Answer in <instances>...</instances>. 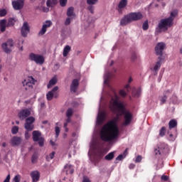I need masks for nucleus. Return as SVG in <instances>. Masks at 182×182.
I'll return each mask as SVG.
<instances>
[{"label":"nucleus","mask_w":182,"mask_h":182,"mask_svg":"<svg viewBox=\"0 0 182 182\" xmlns=\"http://www.w3.org/2000/svg\"><path fill=\"white\" fill-rule=\"evenodd\" d=\"M110 73L105 71L104 74L103 90L104 92L107 90V97L102 96L100 102L102 103V100H109V109L117 116L102 127L100 131V137L101 139L96 137V135H93L90 144L88 156L94 164H97L105 157V154H106L105 149H103L102 141H115V140L119 139L120 129L117 123L120 120V116L124 115V122L123 123V126H129V124L132 123V119H133L132 112L124 108L123 102H119L120 97L117 96L116 90L113 88L109 82L110 80Z\"/></svg>","instance_id":"1"},{"label":"nucleus","mask_w":182,"mask_h":182,"mask_svg":"<svg viewBox=\"0 0 182 182\" xmlns=\"http://www.w3.org/2000/svg\"><path fill=\"white\" fill-rule=\"evenodd\" d=\"M168 151V146L164 142H159L154 149V153L156 157L154 161V163L156 167V170L163 168V156H166Z\"/></svg>","instance_id":"2"},{"label":"nucleus","mask_w":182,"mask_h":182,"mask_svg":"<svg viewBox=\"0 0 182 182\" xmlns=\"http://www.w3.org/2000/svg\"><path fill=\"white\" fill-rule=\"evenodd\" d=\"M176 16L177 13L172 11L169 17L161 19L156 28V33H161L163 31H168V28H171L174 23V18H176Z\"/></svg>","instance_id":"3"},{"label":"nucleus","mask_w":182,"mask_h":182,"mask_svg":"<svg viewBox=\"0 0 182 182\" xmlns=\"http://www.w3.org/2000/svg\"><path fill=\"white\" fill-rule=\"evenodd\" d=\"M143 18V14L140 12L129 13L124 16L120 21L121 26H126L127 23L133 22V21H139Z\"/></svg>","instance_id":"4"},{"label":"nucleus","mask_w":182,"mask_h":182,"mask_svg":"<svg viewBox=\"0 0 182 182\" xmlns=\"http://www.w3.org/2000/svg\"><path fill=\"white\" fill-rule=\"evenodd\" d=\"M36 82V80H35L33 77H28L22 82L23 89L30 92V90H32V89H33V85H35Z\"/></svg>","instance_id":"5"},{"label":"nucleus","mask_w":182,"mask_h":182,"mask_svg":"<svg viewBox=\"0 0 182 182\" xmlns=\"http://www.w3.org/2000/svg\"><path fill=\"white\" fill-rule=\"evenodd\" d=\"M28 58L31 62L36 63V65H43L45 63V58L41 54L31 53L29 54Z\"/></svg>","instance_id":"6"},{"label":"nucleus","mask_w":182,"mask_h":182,"mask_svg":"<svg viewBox=\"0 0 182 182\" xmlns=\"http://www.w3.org/2000/svg\"><path fill=\"white\" fill-rule=\"evenodd\" d=\"M32 134L33 141H37L40 147H43L45 138L42 136V133L40 131H33Z\"/></svg>","instance_id":"7"},{"label":"nucleus","mask_w":182,"mask_h":182,"mask_svg":"<svg viewBox=\"0 0 182 182\" xmlns=\"http://www.w3.org/2000/svg\"><path fill=\"white\" fill-rule=\"evenodd\" d=\"M33 123H35V117H28L26 119V123L24 124V129L27 130V132H32L34 128Z\"/></svg>","instance_id":"8"},{"label":"nucleus","mask_w":182,"mask_h":182,"mask_svg":"<svg viewBox=\"0 0 182 182\" xmlns=\"http://www.w3.org/2000/svg\"><path fill=\"white\" fill-rule=\"evenodd\" d=\"M164 49H166V43H158L155 47L156 55L159 56V58H164V55H163Z\"/></svg>","instance_id":"9"},{"label":"nucleus","mask_w":182,"mask_h":182,"mask_svg":"<svg viewBox=\"0 0 182 182\" xmlns=\"http://www.w3.org/2000/svg\"><path fill=\"white\" fill-rule=\"evenodd\" d=\"M12 46H14V41L12 39H9L1 45V48L6 53H11V50L10 48H12Z\"/></svg>","instance_id":"10"},{"label":"nucleus","mask_w":182,"mask_h":182,"mask_svg":"<svg viewBox=\"0 0 182 182\" xmlns=\"http://www.w3.org/2000/svg\"><path fill=\"white\" fill-rule=\"evenodd\" d=\"M106 119V112L105 111H101L100 110L98 112V114L97 117V122H96V126H102L105 120Z\"/></svg>","instance_id":"11"},{"label":"nucleus","mask_w":182,"mask_h":182,"mask_svg":"<svg viewBox=\"0 0 182 182\" xmlns=\"http://www.w3.org/2000/svg\"><path fill=\"white\" fill-rule=\"evenodd\" d=\"M25 0H14L12 1V6L15 11H19L23 8Z\"/></svg>","instance_id":"12"},{"label":"nucleus","mask_w":182,"mask_h":182,"mask_svg":"<svg viewBox=\"0 0 182 182\" xmlns=\"http://www.w3.org/2000/svg\"><path fill=\"white\" fill-rule=\"evenodd\" d=\"M164 59H166V57H158L159 60L156 63V64L154 65V68L151 69L154 75H157V72H159L160 68H161V63Z\"/></svg>","instance_id":"13"},{"label":"nucleus","mask_w":182,"mask_h":182,"mask_svg":"<svg viewBox=\"0 0 182 182\" xmlns=\"http://www.w3.org/2000/svg\"><path fill=\"white\" fill-rule=\"evenodd\" d=\"M52 22L50 21H46V22L43 23L41 31L38 32L39 36H43V35L46 33V31H48V28H50Z\"/></svg>","instance_id":"14"},{"label":"nucleus","mask_w":182,"mask_h":182,"mask_svg":"<svg viewBox=\"0 0 182 182\" xmlns=\"http://www.w3.org/2000/svg\"><path fill=\"white\" fill-rule=\"evenodd\" d=\"M20 120H25L28 116H31V111L28 109H24L20 111L18 114Z\"/></svg>","instance_id":"15"},{"label":"nucleus","mask_w":182,"mask_h":182,"mask_svg":"<svg viewBox=\"0 0 182 182\" xmlns=\"http://www.w3.org/2000/svg\"><path fill=\"white\" fill-rule=\"evenodd\" d=\"M29 31V24H28V22H24L21 30V36H23V38H26L28 36Z\"/></svg>","instance_id":"16"},{"label":"nucleus","mask_w":182,"mask_h":182,"mask_svg":"<svg viewBox=\"0 0 182 182\" xmlns=\"http://www.w3.org/2000/svg\"><path fill=\"white\" fill-rule=\"evenodd\" d=\"M77 87H79V80L74 79L70 85L71 93H76V92L77 91Z\"/></svg>","instance_id":"17"},{"label":"nucleus","mask_w":182,"mask_h":182,"mask_svg":"<svg viewBox=\"0 0 182 182\" xmlns=\"http://www.w3.org/2000/svg\"><path fill=\"white\" fill-rule=\"evenodd\" d=\"M58 89H59V87L58 86H55L51 90V91H49L46 94L47 100H52L53 99V95H56V92H58Z\"/></svg>","instance_id":"18"},{"label":"nucleus","mask_w":182,"mask_h":182,"mask_svg":"<svg viewBox=\"0 0 182 182\" xmlns=\"http://www.w3.org/2000/svg\"><path fill=\"white\" fill-rule=\"evenodd\" d=\"M11 145L19 146L22 143V138L21 136H13L11 139Z\"/></svg>","instance_id":"19"},{"label":"nucleus","mask_w":182,"mask_h":182,"mask_svg":"<svg viewBox=\"0 0 182 182\" xmlns=\"http://www.w3.org/2000/svg\"><path fill=\"white\" fill-rule=\"evenodd\" d=\"M127 4H128L127 0L119 1L118 4V9H117L119 14H122V9H124V8H126V6H127Z\"/></svg>","instance_id":"20"},{"label":"nucleus","mask_w":182,"mask_h":182,"mask_svg":"<svg viewBox=\"0 0 182 182\" xmlns=\"http://www.w3.org/2000/svg\"><path fill=\"white\" fill-rule=\"evenodd\" d=\"M31 177L32 178L33 182L39 181V178L41 177V174L38 171H33L31 173Z\"/></svg>","instance_id":"21"},{"label":"nucleus","mask_w":182,"mask_h":182,"mask_svg":"<svg viewBox=\"0 0 182 182\" xmlns=\"http://www.w3.org/2000/svg\"><path fill=\"white\" fill-rule=\"evenodd\" d=\"M141 95V87H139V88L133 87L132 88V96H134V97H140Z\"/></svg>","instance_id":"22"},{"label":"nucleus","mask_w":182,"mask_h":182,"mask_svg":"<svg viewBox=\"0 0 182 182\" xmlns=\"http://www.w3.org/2000/svg\"><path fill=\"white\" fill-rule=\"evenodd\" d=\"M63 171L66 174H73V168L72 167V165L70 164H67L64 166V170Z\"/></svg>","instance_id":"23"},{"label":"nucleus","mask_w":182,"mask_h":182,"mask_svg":"<svg viewBox=\"0 0 182 182\" xmlns=\"http://www.w3.org/2000/svg\"><path fill=\"white\" fill-rule=\"evenodd\" d=\"M58 5V0H47L46 6L48 8H53V6H56Z\"/></svg>","instance_id":"24"},{"label":"nucleus","mask_w":182,"mask_h":182,"mask_svg":"<svg viewBox=\"0 0 182 182\" xmlns=\"http://www.w3.org/2000/svg\"><path fill=\"white\" fill-rule=\"evenodd\" d=\"M75 9L73 7H69L67 10V16L70 18H75Z\"/></svg>","instance_id":"25"},{"label":"nucleus","mask_w":182,"mask_h":182,"mask_svg":"<svg viewBox=\"0 0 182 182\" xmlns=\"http://www.w3.org/2000/svg\"><path fill=\"white\" fill-rule=\"evenodd\" d=\"M0 29L1 32H5L6 30V20L2 19L0 21Z\"/></svg>","instance_id":"26"},{"label":"nucleus","mask_w":182,"mask_h":182,"mask_svg":"<svg viewBox=\"0 0 182 182\" xmlns=\"http://www.w3.org/2000/svg\"><path fill=\"white\" fill-rule=\"evenodd\" d=\"M55 83H58V79L56 77H53L51 80H50L49 83L47 85L48 89H50L52 86H55Z\"/></svg>","instance_id":"27"},{"label":"nucleus","mask_w":182,"mask_h":182,"mask_svg":"<svg viewBox=\"0 0 182 182\" xmlns=\"http://www.w3.org/2000/svg\"><path fill=\"white\" fill-rule=\"evenodd\" d=\"M71 48L70 46H65V48H63V56L64 58H66L68 55H69V52H70Z\"/></svg>","instance_id":"28"},{"label":"nucleus","mask_w":182,"mask_h":182,"mask_svg":"<svg viewBox=\"0 0 182 182\" xmlns=\"http://www.w3.org/2000/svg\"><path fill=\"white\" fill-rule=\"evenodd\" d=\"M115 153V151H112L109 153L107 156H105V159L107 160L108 161H110V160H113V159H114Z\"/></svg>","instance_id":"29"},{"label":"nucleus","mask_w":182,"mask_h":182,"mask_svg":"<svg viewBox=\"0 0 182 182\" xmlns=\"http://www.w3.org/2000/svg\"><path fill=\"white\" fill-rule=\"evenodd\" d=\"M126 156H127V149H126L124 151L123 154H119L116 160L118 161H122V160H123L124 159L126 158Z\"/></svg>","instance_id":"30"},{"label":"nucleus","mask_w":182,"mask_h":182,"mask_svg":"<svg viewBox=\"0 0 182 182\" xmlns=\"http://www.w3.org/2000/svg\"><path fill=\"white\" fill-rule=\"evenodd\" d=\"M168 126H169L170 130H171V129H174V127H177V121L176 119H171L168 122Z\"/></svg>","instance_id":"31"},{"label":"nucleus","mask_w":182,"mask_h":182,"mask_svg":"<svg viewBox=\"0 0 182 182\" xmlns=\"http://www.w3.org/2000/svg\"><path fill=\"white\" fill-rule=\"evenodd\" d=\"M72 116H73V109L69 108L66 112V117L67 119H71Z\"/></svg>","instance_id":"32"},{"label":"nucleus","mask_w":182,"mask_h":182,"mask_svg":"<svg viewBox=\"0 0 182 182\" xmlns=\"http://www.w3.org/2000/svg\"><path fill=\"white\" fill-rule=\"evenodd\" d=\"M15 22H16V20L14 18H11L9 19L7 26H14L15 25Z\"/></svg>","instance_id":"33"},{"label":"nucleus","mask_w":182,"mask_h":182,"mask_svg":"<svg viewBox=\"0 0 182 182\" xmlns=\"http://www.w3.org/2000/svg\"><path fill=\"white\" fill-rule=\"evenodd\" d=\"M38 161V154H33L32 157H31V162L33 164H35Z\"/></svg>","instance_id":"34"},{"label":"nucleus","mask_w":182,"mask_h":182,"mask_svg":"<svg viewBox=\"0 0 182 182\" xmlns=\"http://www.w3.org/2000/svg\"><path fill=\"white\" fill-rule=\"evenodd\" d=\"M18 132H19V127H18L17 126H14L12 127L11 129L12 134H16Z\"/></svg>","instance_id":"35"},{"label":"nucleus","mask_w":182,"mask_h":182,"mask_svg":"<svg viewBox=\"0 0 182 182\" xmlns=\"http://www.w3.org/2000/svg\"><path fill=\"white\" fill-rule=\"evenodd\" d=\"M73 19H75L73 17H68L66 18L65 21V25L68 26V25H70V23L72 22Z\"/></svg>","instance_id":"36"},{"label":"nucleus","mask_w":182,"mask_h":182,"mask_svg":"<svg viewBox=\"0 0 182 182\" xmlns=\"http://www.w3.org/2000/svg\"><path fill=\"white\" fill-rule=\"evenodd\" d=\"M166 134V128L164 127H162L159 131V136L161 137H163Z\"/></svg>","instance_id":"37"},{"label":"nucleus","mask_w":182,"mask_h":182,"mask_svg":"<svg viewBox=\"0 0 182 182\" xmlns=\"http://www.w3.org/2000/svg\"><path fill=\"white\" fill-rule=\"evenodd\" d=\"M142 29L144 31H147L149 29V21H146L142 25Z\"/></svg>","instance_id":"38"},{"label":"nucleus","mask_w":182,"mask_h":182,"mask_svg":"<svg viewBox=\"0 0 182 182\" xmlns=\"http://www.w3.org/2000/svg\"><path fill=\"white\" fill-rule=\"evenodd\" d=\"M99 0H87V5H96Z\"/></svg>","instance_id":"39"},{"label":"nucleus","mask_w":182,"mask_h":182,"mask_svg":"<svg viewBox=\"0 0 182 182\" xmlns=\"http://www.w3.org/2000/svg\"><path fill=\"white\" fill-rule=\"evenodd\" d=\"M55 137L56 139H58V137H59V134H60V128H59V127H55Z\"/></svg>","instance_id":"40"},{"label":"nucleus","mask_w":182,"mask_h":182,"mask_svg":"<svg viewBox=\"0 0 182 182\" xmlns=\"http://www.w3.org/2000/svg\"><path fill=\"white\" fill-rule=\"evenodd\" d=\"M119 93V95L122 96V97H126V96H127V92H126L124 90H120Z\"/></svg>","instance_id":"41"},{"label":"nucleus","mask_w":182,"mask_h":182,"mask_svg":"<svg viewBox=\"0 0 182 182\" xmlns=\"http://www.w3.org/2000/svg\"><path fill=\"white\" fill-rule=\"evenodd\" d=\"M55 151H53L48 156H46L47 160H52L55 157Z\"/></svg>","instance_id":"42"},{"label":"nucleus","mask_w":182,"mask_h":182,"mask_svg":"<svg viewBox=\"0 0 182 182\" xmlns=\"http://www.w3.org/2000/svg\"><path fill=\"white\" fill-rule=\"evenodd\" d=\"M14 182H21V175H16L14 176V179H13Z\"/></svg>","instance_id":"43"},{"label":"nucleus","mask_w":182,"mask_h":182,"mask_svg":"<svg viewBox=\"0 0 182 182\" xmlns=\"http://www.w3.org/2000/svg\"><path fill=\"white\" fill-rule=\"evenodd\" d=\"M60 6H66L68 4V0H59Z\"/></svg>","instance_id":"44"},{"label":"nucleus","mask_w":182,"mask_h":182,"mask_svg":"<svg viewBox=\"0 0 182 182\" xmlns=\"http://www.w3.org/2000/svg\"><path fill=\"white\" fill-rule=\"evenodd\" d=\"M177 136V134H169V137H170V140L171 141H174L176 140V137Z\"/></svg>","instance_id":"45"},{"label":"nucleus","mask_w":182,"mask_h":182,"mask_svg":"<svg viewBox=\"0 0 182 182\" xmlns=\"http://www.w3.org/2000/svg\"><path fill=\"white\" fill-rule=\"evenodd\" d=\"M166 100H167V95H164L161 99V105H164V103H166Z\"/></svg>","instance_id":"46"},{"label":"nucleus","mask_w":182,"mask_h":182,"mask_svg":"<svg viewBox=\"0 0 182 182\" xmlns=\"http://www.w3.org/2000/svg\"><path fill=\"white\" fill-rule=\"evenodd\" d=\"M131 59H132V62H134V60H136V59H137V55L136 54V53H132Z\"/></svg>","instance_id":"47"},{"label":"nucleus","mask_w":182,"mask_h":182,"mask_svg":"<svg viewBox=\"0 0 182 182\" xmlns=\"http://www.w3.org/2000/svg\"><path fill=\"white\" fill-rule=\"evenodd\" d=\"M87 9L88 11H90V12L91 14H93L94 11H95V6H93V5H90L88 7H87Z\"/></svg>","instance_id":"48"},{"label":"nucleus","mask_w":182,"mask_h":182,"mask_svg":"<svg viewBox=\"0 0 182 182\" xmlns=\"http://www.w3.org/2000/svg\"><path fill=\"white\" fill-rule=\"evenodd\" d=\"M72 122V119H67L64 123L63 127H68V124Z\"/></svg>","instance_id":"49"},{"label":"nucleus","mask_w":182,"mask_h":182,"mask_svg":"<svg viewBox=\"0 0 182 182\" xmlns=\"http://www.w3.org/2000/svg\"><path fill=\"white\" fill-rule=\"evenodd\" d=\"M5 15H6V9L0 10V16H5Z\"/></svg>","instance_id":"50"},{"label":"nucleus","mask_w":182,"mask_h":182,"mask_svg":"<svg viewBox=\"0 0 182 182\" xmlns=\"http://www.w3.org/2000/svg\"><path fill=\"white\" fill-rule=\"evenodd\" d=\"M141 160H142L141 156L139 155L136 156V158L135 159V163H140V161H141Z\"/></svg>","instance_id":"51"},{"label":"nucleus","mask_w":182,"mask_h":182,"mask_svg":"<svg viewBox=\"0 0 182 182\" xmlns=\"http://www.w3.org/2000/svg\"><path fill=\"white\" fill-rule=\"evenodd\" d=\"M29 137H31V135L29 134V131H26L25 132V139H26V140H28Z\"/></svg>","instance_id":"52"},{"label":"nucleus","mask_w":182,"mask_h":182,"mask_svg":"<svg viewBox=\"0 0 182 182\" xmlns=\"http://www.w3.org/2000/svg\"><path fill=\"white\" fill-rule=\"evenodd\" d=\"M161 178L163 180V181H167L168 180V176L163 175Z\"/></svg>","instance_id":"53"},{"label":"nucleus","mask_w":182,"mask_h":182,"mask_svg":"<svg viewBox=\"0 0 182 182\" xmlns=\"http://www.w3.org/2000/svg\"><path fill=\"white\" fill-rule=\"evenodd\" d=\"M124 89H126L127 92H130V85L129 84L126 85L124 87Z\"/></svg>","instance_id":"54"},{"label":"nucleus","mask_w":182,"mask_h":182,"mask_svg":"<svg viewBox=\"0 0 182 182\" xmlns=\"http://www.w3.org/2000/svg\"><path fill=\"white\" fill-rule=\"evenodd\" d=\"M82 182H90V179H89L87 177H84Z\"/></svg>","instance_id":"55"},{"label":"nucleus","mask_w":182,"mask_h":182,"mask_svg":"<svg viewBox=\"0 0 182 182\" xmlns=\"http://www.w3.org/2000/svg\"><path fill=\"white\" fill-rule=\"evenodd\" d=\"M173 103H177V96H176V95H173Z\"/></svg>","instance_id":"56"},{"label":"nucleus","mask_w":182,"mask_h":182,"mask_svg":"<svg viewBox=\"0 0 182 182\" xmlns=\"http://www.w3.org/2000/svg\"><path fill=\"white\" fill-rule=\"evenodd\" d=\"M134 167H136V165H134V164H131L129 166L130 170H132L133 168H134Z\"/></svg>","instance_id":"57"},{"label":"nucleus","mask_w":182,"mask_h":182,"mask_svg":"<svg viewBox=\"0 0 182 182\" xmlns=\"http://www.w3.org/2000/svg\"><path fill=\"white\" fill-rule=\"evenodd\" d=\"M73 137H75V138L77 137V133L76 132L73 133Z\"/></svg>","instance_id":"58"},{"label":"nucleus","mask_w":182,"mask_h":182,"mask_svg":"<svg viewBox=\"0 0 182 182\" xmlns=\"http://www.w3.org/2000/svg\"><path fill=\"white\" fill-rule=\"evenodd\" d=\"M132 82H133V78H132V77H130L128 80V82L129 83H132Z\"/></svg>","instance_id":"59"},{"label":"nucleus","mask_w":182,"mask_h":182,"mask_svg":"<svg viewBox=\"0 0 182 182\" xmlns=\"http://www.w3.org/2000/svg\"><path fill=\"white\" fill-rule=\"evenodd\" d=\"M64 129H65V132L66 133H68V132H69V129L68 128V127H64Z\"/></svg>","instance_id":"60"},{"label":"nucleus","mask_w":182,"mask_h":182,"mask_svg":"<svg viewBox=\"0 0 182 182\" xmlns=\"http://www.w3.org/2000/svg\"><path fill=\"white\" fill-rule=\"evenodd\" d=\"M50 143L51 146H55V144L53 142V141H52V140L50 141Z\"/></svg>","instance_id":"61"},{"label":"nucleus","mask_w":182,"mask_h":182,"mask_svg":"<svg viewBox=\"0 0 182 182\" xmlns=\"http://www.w3.org/2000/svg\"><path fill=\"white\" fill-rule=\"evenodd\" d=\"M2 147H6V142L2 143Z\"/></svg>","instance_id":"62"},{"label":"nucleus","mask_w":182,"mask_h":182,"mask_svg":"<svg viewBox=\"0 0 182 182\" xmlns=\"http://www.w3.org/2000/svg\"><path fill=\"white\" fill-rule=\"evenodd\" d=\"M171 92L170 90L165 91V95H167V93H170Z\"/></svg>","instance_id":"63"},{"label":"nucleus","mask_w":182,"mask_h":182,"mask_svg":"<svg viewBox=\"0 0 182 182\" xmlns=\"http://www.w3.org/2000/svg\"><path fill=\"white\" fill-rule=\"evenodd\" d=\"M113 63H114V60H112L111 61V63L109 64V66H112L113 65Z\"/></svg>","instance_id":"64"}]
</instances>
